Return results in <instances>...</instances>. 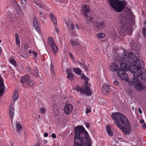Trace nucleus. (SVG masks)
Here are the masks:
<instances>
[{
    "label": "nucleus",
    "mask_w": 146,
    "mask_h": 146,
    "mask_svg": "<svg viewBox=\"0 0 146 146\" xmlns=\"http://www.w3.org/2000/svg\"><path fill=\"white\" fill-rule=\"evenodd\" d=\"M81 13L87 18H93L92 12L90 10V7L87 5H84L82 7Z\"/></svg>",
    "instance_id": "nucleus-7"
},
{
    "label": "nucleus",
    "mask_w": 146,
    "mask_h": 146,
    "mask_svg": "<svg viewBox=\"0 0 146 146\" xmlns=\"http://www.w3.org/2000/svg\"><path fill=\"white\" fill-rule=\"evenodd\" d=\"M3 82V79L0 78V97L2 96L4 91L5 86Z\"/></svg>",
    "instance_id": "nucleus-18"
},
{
    "label": "nucleus",
    "mask_w": 146,
    "mask_h": 146,
    "mask_svg": "<svg viewBox=\"0 0 146 146\" xmlns=\"http://www.w3.org/2000/svg\"><path fill=\"white\" fill-rule=\"evenodd\" d=\"M53 110L55 113H56L59 112L58 107L57 104H54L53 105Z\"/></svg>",
    "instance_id": "nucleus-30"
},
{
    "label": "nucleus",
    "mask_w": 146,
    "mask_h": 146,
    "mask_svg": "<svg viewBox=\"0 0 146 146\" xmlns=\"http://www.w3.org/2000/svg\"><path fill=\"white\" fill-rule=\"evenodd\" d=\"M98 36L100 38H103L105 37V35L104 33H100L98 34Z\"/></svg>",
    "instance_id": "nucleus-36"
},
{
    "label": "nucleus",
    "mask_w": 146,
    "mask_h": 146,
    "mask_svg": "<svg viewBox=\"0 0 146 146\" xmlns=\"http://www.w3.org/2000/svg\"><path fill=\"white\" fill-rule=\"evenodd\" d=\"M18 94L17 91H15L13 95L12 100L13 101H15L18 99Z\"/></svg>",
    "instance_id": "nucleus-27"
},
{
    "label": "nucleus",
    "mask_w": 146,
    "mask_h": 146,
    "mask_svg": "<svg viewBox=\"0 0 146 146\" xmlns=\"http://www.w3.org/2000/svg\"><path fill=\"white\" fill-rule=\"evenodd\" d=\"M138 111L140 114H141L142 113V111L140 108H138Z\"/></svg>",
    "instance_id": "nucleus-60"
},
{
    "label": "nucleus",
    "mask_w": 146,
    "mask_h": 146,
    "mask_svg": "<svg viewBox=\"0 0 146 146\" xmlns=\"http://www.w3.org/2000/svg\"><path fill=\"white\" fill-rule=\"evenodd\" d=\"M128 18H134L135 16L134 15L133 13L131 11V10L129 9L128 11Z\"/></svg>",
    "instance_id": "nucleus-29"
},
{
    "label": "nucleus",
    "mask_w": 146,
    "mask_h": 146,
    "mask_svg": "<svg viewBox=\"0 0 146 146\" xmlns=\"http://www.w3.org/2000/svg\"><path fill=\"white\" fill-rule=\"evenodd\" d=\"M119 69H120L119 67L115 63H112L110 67V70L112 72H115L117 71L118 72Z\"/></svg>",
    "instance_id": "nucleus-17"
},
{
    "label": "nucleus",
    "mask_w": 146,
    "mask_h": 146,
    "mask_svg": "<svg viewBox=\"0 0 146 146\" xmlns=\"http://www.w3.org/2000/svg\"><path fill=\"white\" fill-rule=\"evenodd\" d=\"M34 2L39 7H40V6L41 5L38 2L36 1H35Z\"/></svg>",
    "instance_id": "nucleus-46"
},
{
    "label": "nucleus",
    "mask_w": 146,
    "mask_h": 146,
    "mask_svg": "<svg viewBox=\"0 0 146 146\" xmlns=\"http://www.w3.org/2000/svg\"><path fill=\"white\" fill-rule=\"evenodd\" d=\"M91 111V110L90 109L87 108L86 110V114H88V113H90Z\"/></svg>",
    "instance_id": "nucleus-49"
},
{
    "label": "nucleus",
    "mask_w": 146,
    "mask_h": 146,
    "mask_svg": "<svg viewBox=\"0 0 146 146\" xmlns=\"http://www.w3.org/2000/svg\"><path fill=\"white\" fill-rule=\"evenodd\" d=\"M73 109L72 105L70 104L66 105L64 108V111L67 115H69L72 112Z\"/></svg>",
    "instance_id": "nucleus-12"
},
{
    "label": "nucleus",
    "mask_w": 146,
    "mask_h": 146,
    "mask_svg": "<svg viewBox=\"0 0 146 146\" xmlns=\"http://www.w3.org/2000/svg\"><path fill=\"white\" fill-rule=\"evenodd\" d=\"M20 1L22 4L21 5L22 8H24L25 7L27 2L26 0H20Z\"/></svg>",
    "instance_id": "nucleus-35"
},
{
    "label": "nucleus",
    "mask_w": 146,
    "mask_h": 146,
    "mask_svg": "<svg viewBox=\"0 0 146 146\" xmlns=\"http://www.w3.org/2000/svg\"><path fill=\"white\" fill-rule=\"evenodd\" d=\"M131 19H120L118 23L119 26L121 28H124L125 29L131 30V25L128 23L131 21Z\"/></svg>",
    "instance_id": "nucleus-6"
},
{
    "label": "nucleus",
    "mask_w": 146,
    "mask_h": 146,
    "mask_svg": "<svg viewBox=\"0 0 146 146\" xmlns=\"http://www.w3.org/2000/svg\"><path fill=\"white\" fill-rule=\"evenodd\" d=\"M80 91L82 94H85L87 95L90 96L92 92L90 88L87 86H85L84 88L83 87L82 88H80Z\"/></svg>",
    "instance_id": "nucleus-10"
},
{
    "label": "nucleus",
    "mask_w": 146,
    "mask_h": 146,
    "mask_svg": "<svg viewBox=\"0 0 146 146\" xmlns=\"http://www.w3.org/2000/svg\"><path fill=\"white\" fill-rule=\"evenodd\" d=\"M67 78L70 80L73 79L74 78L73 74L69 70L67 71Z\"/></svg>",
    "instance_id": "nucleus-26"
},
{
    "label": "nucleus",
    "mask_w": 146,
    "mask_h": 146,
    "mask_svg": "<svg viewBox=\"0 0 146 146\" xmlns=\"http://www.w3.org/2000/svg\"><path fill=\"white\" fill-rule=\"evenodd\" d=\"M55 31L57 33H58L59 31L57 27L55 28Z\"/></svg>",
    "instance_id": "nucleus-57"
},
{
    "label": "nucleus",
    "mask_w": 146,
    "mask_h": 146,
    "mask_svg": "<svg viewBox=\"0 0 146 146\" xmlns=\"http://www.w3.org/2000/svg\"><path fill=\"white\" fill-rule=\"evenodd\" d=\"M48 134L47 133H45L44 134V137H48Z\"/></svg>",
    "instance_id": "nucleus-61"
},
{
    "label": "nucleus",
    "mask_w": 146,
    "mask_h": 146,
    "mask_svg": "<svg viewBox=\"0 0 146 146\" xmlns=\"http://www.w3.org/2000/svg\"><path fill=\"white\" fill-rule=\"evenodd\" d=\"M79 64L81 66H82V68L84 69L85 71H87L88 70V68L86 66L85 63H82L79 62Z\"/></svg>",
    "instance_id": "nucleus-34"
},
{
    "label": "nucleus",
    "mask_w": 146,
    "mask_h": 146,
    "mask_svg": "<svg viewBox=\"0 0 146 146\" xmlns=\"http://www.w3.org/2000/svg\"><path fill=\"white\" fill-rule=\"evenodd\" d=\"M33 22V27L38 32H39L40 31V27L37 19H34Z\"/></svg>",
    "instance_id": "nucleus-19"
},
{
    "label": "nucleus",
    "mask_w": 146,
    "mask_h": 146,
    "mask_svg": "<svg viewBox=\"0 0 146 146\" xmlns=\"http://www.w3.org/2000/svg\"><path fill=\"white\" fill-rule=\"evenodd\" d=\"M40 111L42 113H44L45 112V110L43 108H41L40 110Z\"/></svg>",
    "instance_id": "nucleus-45"
},
{
    "label": "nucleus",
    "mask_w": 146,
    "mask_h": 146,
    "mask_svg": "<svg viewBox=\"0 0 146 146\" xmlns=\"http://www.w3.org/2000/svg\"><path fill=\"white\" fill-rule=\"evenodd\" d=\"M35 83L33 80H30V79L26 83V85H25L24 87H26L28 86L33 87L35 85Z\"/></svg>",
    "instance_id": "nucleus-22"
},
{
    "label": "nucleus",
    "mask_w": 146,
    "mask_h": 146,
    "mask_svg": "<svg viewBox=\"0 0 146 146\" xmlns=\"http://www.w3.org/2000/svg\"><path fill=\"white\" fill-rule=\"evenodd\" d=\"M34 146H40V145L38 143H37Z\"/></svg>",
    "instance_id": "nucleus-63"
},
{
    "label": "nucleus",
    "mask_w": 146,
    "mask_h": 146,
    "mask_svg": "<svg viewBox=\"0 0 146 146\" xmlns=\"http://www.w3.org/2000/svg\"><path fill=\"white\" fill-rule=\"evenodd\" d=\"M69 54L70 55V56L71 58L72 59L74 58V57L73 55H72V54L71 52H69Z\"/></svg>",
    "instance_id": "nucleus-54"
},
{
    "label": "nucleus",
    "mask_w": 146,
    "mask_h": 146,
    "mask_svg": "<svg viewBox=\"0 0 146 146\" xmlns=\"http://www.w3.org/2000/svg\"><path fill=\"white\" fill-rule=\"evenodd\" d=\"M80 88H82L79 86H77L76 87V89L77 91H80Z\"/></svg>",
    "instance_id": "nucleus-47"
},
{
    "label": "nucleus",
    "mask_w": 146,
    "mask_h": 146,
    "mask_svg": "<svg viewBox=\"0 0 146 146\" xmlns=\"http://www.w3.org/2000/svg\"><path fill=\"white\" fill-rule=\"evenodd\" d=\"M122 57L123 62L127 63L130 67L132 73L144 70V62L142 60L139 59L140 55L138 50H133L131 52L125 50Z\"/></svg>",
    "instance_id": "nucleus-1"
},
{
    "label": "nucleus",
    "mask_w": 146,
    "mask_h": 146,
    "mask_svg": "<svg viewBox=\"0 0 146 146\" xmlns=\"http://www.w3.org/2000/svg\"><path fill=\"white\" fill-rule=\"evenodd\" d=\"M88 80H85V84L86 85H88Z\"/></svg>",
    "instance_id": "nucleus-62"
},
{
    "label": "nucleus",
    "mask_w": 146,
    "mask_h": 146,
    "mask_svg": "<svg viewBox=\"0 0 146 146\" xmlns=\"http://www.w3.org/2000/svg\"><path fill=\"white\" fill-rule=\"evenodd\" d=\"M15 12H16L17 14V16H18V17H20V16H21L22 15V13L20 7L19 6L16 7V8L15 9Z\"/></svg>",
    "instance_id": "nucleus-20"
},
{
    "label": "nucleus",
    "mask_w": 146,
    "mask_h": 146,
    "mask_svg": "<svg viewBox=\"0 0 146 146\" xmlns=\"http://www.w3.org/2000/svg\"><path fill=\"white\" fill-rule=\"evenodd\" d=\"M68 22L67 23V26H69L70 25V27H68V28L70 29L74 30V25L71 22V21L69 20L68 19Z\"/></svg>",
    "instance_id": "nucleus-25"
},
{
    "label": "nucleus",
    "mask_w": 146,
    "mask_h": 146,
    "mask_svg": "<svg viewBox=\"0 0 146 146\" xmlns=\"http://www.w3.org/2000/svg\"><path fill=\"white\" fill-rule=\"evenodd\" d=\"M48 42L53 48V51L54 52H56L57 51L58 48L57 46L54 44V40L52 37L50 36L48 37Z\"/></svg>",
    "instance_id": "nucleus-11"
},
{
    "label": "nucleus",
    "mask_w": 146,
    "mask_h": 146,
    "mask_svg": "<svg viewBox=\"0 0 146 146\" xmlns=\"http://www.w3.org/2000/svg\"><path fill=\"white\" fill-rule=\"evenodd\" d=\"M111 118L114 120L115 125L121 129L123 133L126 135L130 134L131 128L129 121L125 115L119 112L112 113Z\"/></svg>",
    "instance_id": "nucleus-3"
},
{
    "label": "nucleus",
    "mask_w": 146,
    "mask_h": 146,
    "mask_svg": "<svg viewBox=\"0 0 146 146\" xmlns=\"http://www.w3.org/2000/svg\"><path fill=\"white\" fill-rule=\"evenodd\" d=\"M85 21L87 24L90 25H94V23L95 22L94 19H86Z\"/></svg>",
    "instance_id": "nucleus-23"
},
{
    "label": "nucleus",
    "mask_w": 146,
    "mask_h": 146,
    "mask_svg": "<svg viewBox=\"0 0 146 146\" xmlns=\"http://www.w3.org/2000/svg\"><path fill=\"white\" fill-rule=\"evenodd\" d=\"M113 84L115 86H117L119 84V82L117 81H115L113 82Z\"/></svg>",
    "instance_id": "nucleus-48"
},
{
    "label": "nucleus",
    "mask_w": 146,
    "mask_h": 146,
    "mask_svg": "<svg viewBox=\"0 0 146 146\" xmlns=\"http://www.w3.org/2000/svg\"><path fill=\"white\" fill-rule=\"evenodd\" d=\"M33 74L36 78L39 77L38 71L36 68H35L34 69V72H33Z\"/></svg>",
    "instance_id": "nucleus-32"
},
{
    "label": "nucleus",
    "mask_w": 146,
    "mask_h": 146,
    "mask_svg": "<svg viewBox=\"0 0 146 146\" xmlns=\"http://www.w3.org/2000/svg\"><path fill=\"white\" fill-rule=\"evenodd\" d=\"M81 78L86 80H88L89 79L84 74H82L81 76Z\"/></svg>",
    "instance_id": "nucleus-41"
},
{
    "label": "nucleus",
    "mask_w": 146,
    "mask_h": 146,
    "mask_svg": "<svg viewBox=\"0 0 146 146\" xmlns=\"http://www.w3.org/2000/svg\"><path fill=\"white\" fill-rule=\"evenodd\" d=\"M140 122L141 123H144V120L143 119H141L140 121Z\"/></svg>",
    "instance_id": "nucleus-58"
},
{
    "label": "nucleus",
    "mask_w": 146,
    "mask_h": 146,
    "mask_svg": "<svg viewBox=\"0 0 146 146\" xmlns=\"http://www.w3.org/2000/svg\"><path fill=\"white\" fill-rule=\"evenodd\" d=\"M138 80V78H137L136 77H135V76H133V80L132 81H129L128 82V83L130 85H133L134 86V82H136L137 81V80Z\"/></svg>",
    "instance_id": "nucleus-31"
},
{
    "label": "nucleus",
    "mask_w": 146,
    "mask_h": 146,
    "mask_svg": "<svg viewBox=\"0 0 146 146\" xmlns=\"http://www.w3.org/2000/svg\"><path fill=\"white\" fill-rule=\"evenodd\" d=\"M43 14V13L42 11H40L39 13V14L40 15H42Z\"/></svg>",
    "instance_id": "nucleus-64"
},
{
    "label": "nucleus",
    "mask_w": 146,
    "mask_h": 146,
    "mask_svg": "<svg viewBox=\"0 0 146 146\" xmlns=\"http://www.w3.org/2000/svg\"><path fill=\"white\" fill-rule=\"evenodd\" d=\"M73 70L75 73L78 74H80L81 73V70L78 68H74Z\"/></svg>",
    "instance_id": "nucleus-33"
},
{
    "label": "nucleus",
    "mask_w": 146,
    "mask_h": 146,
    "mask_svg": "<svg viewBox=\"0 0 146 146\" xmlns=\"http://www.w3.org/2000/svg\"><path fill=\"white\" fill-rule=\"evenodd\" d=\"M50 15L51 18H53L54 17L55 18H56V17H55L54 15L52 13H50Z\"/></svg>",
    "instance_id": "nucleus-50"
},
{
    "label": "nucleus",
    "mask_w": 146,
    "mask_h": 146,
    "mask_svg": "<svg viewBox=\"0 0 146 146\" xmlns=\"http://www.w3.org/2000/svg\"><path fill=\"white\" fill-rule=\"evenodd\" d=\"M32 53L33 55H34L35 56H37L38 54L36 52H33Z\"/></svg>",
    "instance_id": "nucleus-56"
},
{
    "label": "nucleus",
    "mask_w": 146,
    "mask_h": 146,
    "mask_svg": "<svg viewBox=\"0 0 146 146\" xmlns=\"http://www.w3.org/2000/svg\"><path fill=\"white\" fill-rule=\"evenodd\" d=\"M50 70L51 71V72L54 74V67L53 66V65L52 64L50 65Z\"/></svg>",
    "instance_id": "nucleus-42"
},
{
    "label": "nucleus",
    "mask_w": 146,
    "mask_h": 146,
    "mask_svg": "<svg viewBox=\"0 0 146 146\" xmlns=\"http://www.w3.org/2000/svg\"><path fill=\"white\" fill-rule=\"evenodd\" d=\"M52 137L53 138H56V135H55V134L54 133H53L52 134Z\"/></svg>",
    "instance_id": "nucleus-55"
},
{
    "label": "nucleus",
    "mask_w": 146,
    "mask_h": 146,
    "mask_svg": "<svg viewBox=\"0 0 146 146\" xmlns=\"http://www.w3.org/2000/svg\"><path fill=\"white\" fill-rule=\"evenodd\" d=\"M110 87L108 85H103L102 89V93L103 94L106 95L108 94L110 92Z\"/></svg>",
    "instance_id": "nucleus-14"
},
{
    "label": "nucleus",
    "mask_w": 146,
    "mask_h": 146,
    "mask_svg": "<svg viewBox=\"0 0 146 146\" xmlns=\"http://www.w3.org/2000/svg\"><path fill=\"white\" fill-rule=\"evenodd\" d=\"M30 78L29 76L28 75H26L21 77L20 82L23 84L24 86L25 85H26V83L29 80V79H30Z\"/></svg>",
    "instance_id": "nucleus-13"
},
{
    "label": "nucleus",
    "mask_w": 146,
    "mask_h": 146,
    "mask_svg": "<svg viewBox=\"0 0 146 146\" xmlns=\"http://www.w3.org/2000/svg\"><path fill=\"white\" fill-rule=\"evenodd\" d=\"M134 86L136 90L138 92H140L146 90V86L138 78V80L136 82H134Z\"/></svg>",
    "instance_id": "nucleus-8"
},
{
    "label": "nucleus",
    "mask_w": 146,
    "mask_h": 146,
    "mask_svg": "<svg viewBox=\"0 0 146 146\" xmlns=\"http://www.w3.org/2000/svg\"><path fill=\"white\" fill-rule=\"evenodd\" d=\"M106 131L109 136L111 137L113 135V132L111 130L109 125H107L106 127Z\"/></svg>",
    "instance_id": "nucleus-24"
},
{
    "label": "nucleus",
    "mask_w": 146,
    "mask_h": 146,
    "mask_svg": "<svg viewBox=\"0 0 146 146\" xmlns=\"http://www.w3.org/2000/svg\"><path fill=\"white\" fill-rule=\"evenodd\" d=\"M51 20L54 24L55 26L57 25V20L56 19H51Z\"/></svg>",
    "instance_id": "nucleus-43"
},
{
    "label": "nucleus",
    "mask_w": 146,
    "mask_h": 146,
    "mask_svg": "<svg viewBox=\"0 0 146 146\" xmlns=\"http://www.w3.org/2000/svg\"><path fill=\"white\" fill-rule=\"evenodd\" d=\"M109 3L114 10L118 12H121L125 7L127 3L125 1L108 0Z\"/></svg>",
    "instance_id": "nucleus-5"
},
{
    "label": "nucleus",
    "mask_w": 146,
    "mask_h": 146,
    "mask_svg": "<svg viewBox=\"0 0 146 146\" xmlns=\"http://www.w3.org/2000/svg\"><path fill=\"white\" fill-rule=\"evenodd\" d=\"M142 128L143 129H145L146 128V123H144L142 125Z\"/></svg>",
    "instance_id": "nucleus-52"
},
{
    "label": "nucleus",
    "mask_w": 146,
    "mask_h": 146,
    "mask_svg": "<svg viewBox=\"0 0 146 146\" xmlns=\"http://www.w3.org/2000/svg\"><path fill=\"white\" fill-rule=\"evenodd\" d=\"M14 109L13 105L12 104L11 105L9 108V114L10 117L12 121L14 116Z\"/></svg>",
    "instance_id": "nucleus-16"
},
{
    "label": "nucleus",
    "mask_w": 146,
    "mask_h": 146,
    "mask_svg": "<svg viewBox=\"0 0 146 146\" xmlns=\"http://www.w3.org/2000/svg\"><path fill=\"white\" fill-rule=\"evenodd\" d=\"M94 25L96 26L99 29H102L104 28L105 27V25L104 22L103 21L100 22L95 21V23H94Z\"/></svg>",
    "instance_id": "nucleus-15"
},
{
    "label": "nucleus",
    "mask_w": 146,
    "mask_h": 146,
    "mask_svg": "<svg viewBox=\"0 0 146 146\" xmlns=\"http://www.w3.org/2000/svg\"><path fill=\"white\" fill-rule=\"evenodd\" d=\"M9 61L11 63V64L13 65L14 66H16L17 64L16 63V61L15 60L13 59H11Z\"/></svg>",
    "instance_id": "nucleus-37"
},
{
    "label": "nucleus",
    "mask_w": 146,
    "mask_h": 146,
    "mask_svg": "<svg viewBox=\"0 0 146 146\" xmlns=\"http://www.w3.org/2000/svg\"><path fill=\"white\" fill-rule=\"evenodd\" d=\"M142 34L144 37L146 36V28L143 27L142 29Z\"/></svg>",
    "instance_id": "nucleus-39"
},
{
    "label": "nucleus",
    "mask_w": 146,
    "mask_h": 146,
    "mask_svg": "<svg viewBox=\"0 0 146 146\" xmlns=\"http://www.w3.org/2000/svg\"><path fill=\"white\" fill-rule=\"evenodd\" d=\"M16 127L18 129H21L22 127L20 123H17L16 125Z\"/></svg>",
    "instance_id": "nucleus-44"
},
{
    "label": "nucleus",
    "mask_w": 146,
    "mask_h": 146,
    "mask_svg": "<svg viewBox=\"0 0 146 146\" xmlns=\"http://www.w3.org/2000/svg\"><path fill=\"white\" fill-rule=\"evenodd\" d=\"M40 17L42 18L46 17V15L44 14H43L42 15H40Z\"/></svg>",
    "instance_id": "nucleus-59"
},
{
    "label": "nucleus",
    "mask_w": 146,
    "mask_h": 146,
    "mask_svg": "<svg viewBox=\"0 0 146 146\" xmlns=\"http://www.w3.org/2000/svg\"><path fill=\"white\" fill-rule=\"evenodd\" d=\"M123 58L119 60V64L120 65L121 69L118 71V76L121 79L123 80H127L128 76L125 71H128L131 70V68L127 63L123 62Z\"/></svg>",
    "instance_id": "nucleus-4"
},
{
    "label": "nucleus",
    "mask_w": 146,
    "mask_h": 146,
    "mask_svg": "<svg viewBox=\"0 0 146 146\" xmlns=\"http://www.w3.org/2000/svg\"><path fill=\"white\" fill-rule=\"evenodd\" d=\"M16 43V44L19 45L20 44V40L19 35L17 34H15Z\"/></svg>",
    "instance_id": "nucleus-28"
},
{
    "label": "nucleus",
    "mask_w": 146,
    "mask_h": 146,
    "mask_svg": "<svg viewBox=\"0 0 146 146\" xmlns=\"http://www.w3.org/2000/svg\"><path fill=\"white\" fill-rule=\"evenodd\" d=\"M40 7L41 8L43 9L44 10H45V11H49V9L48 8V7L44 5H41L40 6Z\"/></svg>",
    "instance_id": "nucleus-38"
},
{
    "label": "nucleus",
    "mask_w": 146,
    "mask_h": 146,
    "mask_svg": "<svg viewBox=\"0 0 146 146\" xmlns=\"http://www.w3.org/2000/svg\"><path fill=\"white\" fill-rule=\"evenodd\" d=\"M85 124L86 125V127L87 128H88L90 127V124L88 123H85Z\"/></svg>",
    "instance_id": "nucleus-53"
},
{
    "label": "nucleus",
    "mask_w": 146,
    "mask_h": 146,
    "mask_svg": "<svg viewBox=\"0 0 146 146\" xmlns=\"http://www.w3.org/2000/svg\"><path fill=\"white\" fill-rule=\"evenodd\" d=\"M22 56L23 58H27L28 57V56H27V55H26L25 53H23H23L22 54Z\"/></svg>",
    "instance_id": "nucleus-51"
},
{
    "label": "nucleus",
    "mask_w": 146,
    "mask_h": 146,
    "mask_svg": "<svg viewBox=\"0 0 146 146\" xmlns=\"http://www.w3.org/2000/svg\"><path fill=\"white\" fill-rule=\"evenodd\" d=\"M74 130L75 135L73 146H92L90 136L83 127L78 126Z\"/></svg>",
    "instance_id": "nucleus-2"
},
{
    "label": "nucleus",
    "mask_w": 146,
    "mask_h": 146,
    "mask_svg": "<svg viewBox=\"0 0 146 146\" xmlns=\"http://www.w3.org/2000/svg\"><path fill=\"white\" fill-rule=\"evenodd\" d=\"M19 6L18 3L16 1H15L13 4V6L14 8L15 9L18 6Z\"/></svg>",
    "instance_id": "nucleus-40"
},
{
    "label": "nucleus",
    "mask_w": 146,
    "mask_h": 146,
    "mask_svg": "<svg viewBox=\"0 0 146 146\" xmlns=\"http://www.w3.org/2000/svg\"><path fill=\"white\" fill-rule=\"evenodd\" d=\"M133 76H135L137 78H139L140 77L143 80H146V70H143L135 72L133 73Z\"/></svg>",
    "instance_id": "nucleus-9"
},
{
    "label": "nucleus",
    "mask_w": 146,
    "mask_h": 146,
    "mask_svg": "<svg viewBox=\"0 0 146 146\" xmlns=\"http://www.w3.org/2000/svg\"><path fill=\"white\" fill-rule=\"evenodd\" d=\"M70 44L72 47L74 46L77 47L79 45V44L77 41H75L72 39H71L70 41Z\"/></svg>",
    "instance_id": "nucleus-21"
}]
</instances>
